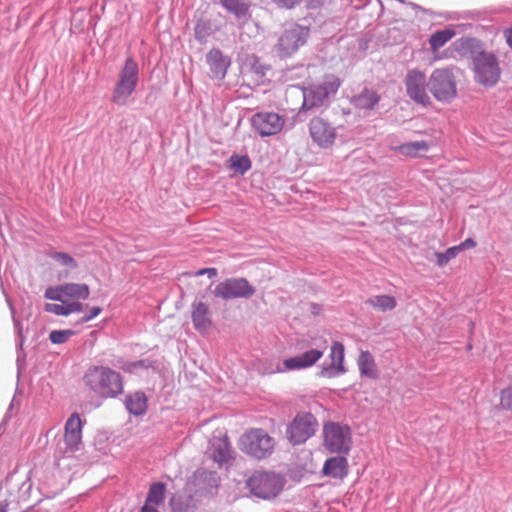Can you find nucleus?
<instances>
[{"label":"nucleus","mask_w":512,"mask_h":512,"mask_svg":"<svg viewBox=\"0 0 512 512\" xmlns=\"http://www.w3.org/2000/svg\"><path fill=\"white\" fill-rule=\"evenodd\" d=\"M85 385L102 398H116L123 392L121 374L106 366H93L83 378Z\"/></svg>","instance_id":"f257e3e1"},{"label":"nucleus","mask_w":512,"mask_h":512,"mask_svg":"<svg viewBox=\"0 0 512 512\" xmlns=\"http://www.w3.org/2000/svg\"><path fill=\"white\" fill-rule=\"evenodd\" d=\"M139 65L133 57H127L119 71L118 80L112 91V102L118 106L127 104L139 82Z\"/></svg>","instance_id":"f03ea898"},{"label":"nucleus","mask_w":512,"mask_h":512,"mask_svg":"<svg viewBox=\"0 0 512 512\" xmlns=\"http://www.w3.org/2000/svg\"><path fill=\"white\" fill-rule=\"evenodd\" d=\"M284 484V478L272 471L255 470L246 479V487L251 494L264 500L275 498Z\"/></svg>","instance_id":"7ed1b4c3"},{"label":"nucleus","mask_w":512,"mask_h":512,"mask_svg":"<svg viewBox=\"0 0 512 512\" xmlns=\"http://www.w3.org/2000/svg\"><path fill=\"white\" fill-rule=\"evenodd\" d=\"M340 85L341 82L337 77L329 76L321 83L304 88L302 90L303 103L299 113L327 106L330 98L337 93Z\"/></svg>","instance_id":"20e7f679"},{"label":"nucleus","mask_w":512,"mask_h":512,"mask_svg":"<svg viewBox=\"0 0 512 512\" xmlns=\"http://www.w3.org/2000/svg\"><path fill=\"white\" fill-rule=\"evenodd\" d=\"M319 428L317 418L311 412L300 411L287 424L285 436L292 446L306 443Z\"/></svg>","instance_id":"39448f33"},{"label":"nucleus","mask_w":512,"mask_h":512,"mask_svg":"<svg viewBox=\"0 0 512 512\" xmlns=\"http://www.w3.org/2000/svg\"><path fill=\"white\" fill-rule=\"evenodd\" d=\"M239 447L245 454L262 460L273 453L275 441L265 430L256 428L241 436Z\"/></svg>","instance_id":"423d86ee"},{"label":"nucleus","mask_w":512,"mask_h":512,"mask_svg":"<svg viewBox=\"0 0 512 512\" xmlns=\"http://www.w3.org/2000/svg\"><path fill=\"white\" fill-rule=\"evenodd\" d=\"M433 97L442 103H450L457 95L456 77L452 68L432 71L427 83Z\"/></svg>","instance_id":"0eeeda50"},{"label":"nucleus","mask_w":512,"mask_h":512,"mask_svg":"<svg viewBox=\"0 0 512 512\" xmlns=\"http://www.w3.org/2000/svg\"><path fill=\"white\" fill-rule=\"evenodd\" d=\"M352 436L348 425L328 421L323 425V445L333 454L347 455L351 449Z\"/></svg>","instance_id":"6e6552de"},{"label":"nucleus","mask_w":512,"mask_h":512,"mask_svg":"<svg viewBox=\"0 0 512 512\" xmlns=\"http://www.w3.org/2000/svg\"><path fill=\"white\" fill-rule=\"evenodd\" d=\"M475 81L486 87H494L501 76V68L498 57L490 51L484 50L472 62Z\"/></svg>","instance_id":"1a4fd4ad"},{"label":"nucleus","mask_w":512,"mask_h":512,"mask_svg":"<svg viewBox=\"0 0 512 512\" xmlns=\"http://www.w3.org/2000/svg\"><path fill=\"white\" fill-rule=\"evenodd\" d=\"M255 291V288L246 278L234 277L227 278L226 280L219 282L213 293L217 298L230 300L236 298L248 299L254 295Z\"/></svg>","instance_id":"9d476101"},{"label":"nucleus","mask_w":512,"mask_h":512,"mask_svg":"<svg viewBox=\"0 0 512 512\" xmlns=\"http://www.w3.org/2000/svg\"><path fill=\"white\" fill-rule=\"evenodd\" d=\"M404 83L407 96L416 104L424 107L431 104V98L427 92L428 80L422 71L418 69L408 70Z\"/></svg>","instance_id":"9b49d317"},{"label":"nucleus","mask_w":512,"mask_h":512,"mask_svg":"<svg viewBox=\"0 0 512 512\" xmlns=\"http://www.w3.org/2000/svg\"><path fill=\"white\" fill-rule=\"evenodd\" d=\"M254 130L262 137L278 134L283 126L284 119L274 112H258L251 118Z\"/></svg>","instance_id":"f8f14e48"},{"label":"nucleus","mask_w":512,"mask_h":512,"mask_svg":"<svg viewBox=\"0 0 512 512\" xmlns=\"http://www.w3.org/2000/svg\"><path fill=\"white\" fill-rule=\"evenodd\" d=\"M309 133L312 140L321 148H329L336 138L335 127L321 117H314L310 120Z\"/></svg>","instance_id":"ddd939ff"},{"label":"nucleus","mask_w":512,"mask_h":512,"mask_svg":"<svg viewBox=\"0 0 512 512\" xmlns=\"http://www.w3.org/2000/svg\"><path fill=\"white\" fill-rule=\"evenodd\" d=\"M308 36L309 34H279L273 52L280 59L290 58L307 43Z\"/></svg>","instance_id":"4468645a"},{"label":"nucleus","mask_w":512,"mask_h":512,"mask_svg":"<svg viewBox=\"0 0 512 512\" xmlns=\"http://www.w3.org/2000/svg\"><path fill=\"white\" fill-rule=\"evenodd\" d=\"M331 362L323 363L319 372L320 377L335 378L346 372L344 367V345L341 342H334L330 352Z\"/></svg>","instance_id":"2eb2a0df"},{"label":"nucleus","mask_w":512,"mask_h":512,"mask_svg":"<svg viewBox=\"0 0 512 512\" xmlns=\"http://www.w3.org/2000/svg\"><path fill=\"white\" fill-rule=\"evenodd\" d=\"M452 21L443 29H437L434 32H456L457 29L462 31L485 29L484 25L480 24L481 15L480 13L468 12L464 14H455L451 17Z\"/></svg>","instance_id":"dca6fc26"},{"label":"nucleus","mask_w":512,"mask_h":512,"mask_svg":"<svg viewBox=\"0 0 512 512\" xmlns=\"http://www.w3.org/2000/svg\"><path fill=\"white\" fill-rule=\"evenodd\" d=\"M219 483L220 477L215 471L198 470L195 474L196 492L201 496L216 494Z\"/></svg>","instance_id":"f3484780"},{"label":"nucleus","mask_w":512,"mask_h":512,"mask_svg":"<svg viewBox=\"0 0 512 512\" xmlns=\"http://www.w3.org/2000/svg\"><path fill=\"white\" fill-rule=\"evenodd\" d=\"M82 440V421L77 413H73L65 424L64 441L67 448L77 451Z\"/></svg>","instance_id":"a211bd4d"},{"label":"nucleus","mask_w":512,"mask_h":512,"mask_svg":"<svg viewBox=\"0 0 512 512\" xmlns=\"http://www.w3.org/2000/svg\"><path fill=\"white\" fill-rule=\"evenodd\" d=\"M454 51L460 56L474 61L484 50V43L475 37H461L453 43Z\"/></svg>","instance_id":"6ab92c4d"},{"label":"nucleus","mask_w":512,"mask_h":512,"mask_svg":"<svg viewBox=\"0 0 512 512\" xmlns=\"http://www.w3.org/2000/svg\"><path fill=\"white\" fill-rule=\"evenodd\" d=\"M324 352L320 349H310L297 356L284 360V366L287 370H300L313 366L322 358Z\"/></svg>","instance_id":"aec40b11"},{"label":"nucleus","mask_w":512,"mask_h":512,"mask_svg":"<svg viewBox=\"0 0 512 512\" xmlns=\"http://www.w3.org/2000/svg\"><path fill=\"white\" fill-rule=\"evenodd\" d=\"M206 61L213 78L223 79L230 66V59L224 57L219 49H211L206 55Z\"/></svg>","instance_id":"412c9836"},{"label":"nucleus","mask_w":512,"mask_h":512,"mask_svg":"<svg viewBox=\"0 0 512 512\" xmlns=\"http://www.w3.org/2000/svg\"><path fill=\"white\" fill-rule=\"evenodd\" d=\"M194 328L199 332H206L212 325L211 312L206 303L194 301L191 313Z\"/></svg>","instance_id":"4be33fe9"},{"label":"nucleus","mask_w":512,"mask_h":512,"mask_svg":"<svg viewBox=\"0 0 512 512\" xmlns=\"http://www.w3.org/2000/svg\"><path fill=\"white\" fill-rule=\"evenodd\" d=\"M325 476L344 479L348 475V460L345 455L338 454V456L328 458L322 468Z\"/></svg>","instance_id":"5701e85b"},{"label":"nucleus","mask_w":512,"mask_h":512,"mask_svg":"<svg viewBox=\"0 0 512 512\" xmlns=\"http://www.w3.org/2000/svg\"><path fill=\"white\" fill-rule=\"evenodd\" d=\"M231 444L227 437L214 438L211 441V454L213 460L220 466L226 464L231 459Z\"/></svg>","instance_id":"b1692460"},{"label":"nucleus","mask_w":512,"mask_h":512,"mask_svg":"<svg viewBox=\"0 0 512 512\" xmlns=\"http://www.w3.org/2000/svg\"><path fill=\"white\" fill-rule=\"evenodd\" d=\"M124 404L130 414L140 416L147 410V397L144 392L136 391L126 395Z\"/></svg>","instance_id":"393cba45"},{"label":"nucleus","mask_w":512,"mask_h":512,"mask_svg":"<svg viewBox=\"0 0 512 512\" xmlns=\"http://www.w3.org/2000/svg\"><path fill=\"white\" fill-rule=\"evenodd\" d=\"M84 304L79 301H65V303H45L44 311L57 316H69L72 313L82 312Z\"/></svg>","instance_id":"a878e982"},{"label":"nucleus","mask_w":512,"mask_h":512,"mask_svg":"<svg viewBox=\"0 0 512 512\" xmlns=\"http://www.w3.org/2000/svg\"><path fill=\"white\" fill-rule=\"evenodd\" d=\"M380 96L372 89L364 88L359 94L355 95L351 103L355 108L361 110H372L378 104Z\"/></svg>","instance_id":"bb28decb"},{"label":"nucleus","mask_w":512,"mask_h":512,"mask_svg":"<svg viewBox=\"0 0 512 512\" xmlns=\"http://www.w3.org/2000/svg\"><path fill=\"white\" fill-rule=\"evenodd\" d=\"M63 293L65 300L71 301L86 300L90 295V289L84 283H63Z\"/></svg>","instance_id":"cd10ccee"},{"label":"nucleus","mask_w":512,"mask_h":512,"mask_svg":"<svg viewBox=\"0 0 512 512\" xmlns=\"http://www.w3.org/2000/svg\"><path fill=\"white\" fill-rule=\"evenodd\" d=\"M358 367L362 376L371 379L378 377L375 360L369 351H362L358 358Z\"/></svg>","instance_id":"c85d7f7f"},{"label":"nucleus","mask_w":512,"mask_h":512,"mask_svg":"<svg viewBox=\"0 0 512 512\" xmlns=\"http://www.w3.org/2000/svg\"><path fill=\"white\" fill-rule=\"evenodd\" d=\"M170 506L173 512H194L195 504L191 495L177 493L170 499Z\"/></svg>","instance_id":"c756f323"},{"label":"nucleus","mask_w":512,"mask_h":512,"mask_svg":"<svg viewBox=\"0 0 512 512\" xmlns=\"http://www.w3.org/2000/svg\"><path fill=\"white\" fill-rule=\"evenodd\" d=\"M166 485L154 482L150 485L144 505L158 506L165 500Z\"/></svg>","instance_id":"7c9ffc66"},{"label":"nucleus","mask_w":512,"mask_h":512,"mask_svg":"<svg viewBox=\"0 0 512 512\" xmlns=\"http://www.w3.org/2000/svg\"><path fill=\"white\" fill-rule=\"evenodd\" d=\"M221 6L237 18L245 17L249 11L248 0H218Z\"/></svg>","instance_id":"2f4dec72"},{"label":"nucleus","mask_w":512,"mask_h":512,"mask_svg":"<svg viewBox=\"0 0 512 512\" xmlns=\"http://www.w3.org/2000/svg\"><path fill=\"white\" fill-rule=\"evenodd\" d=\"M367 304L386 312L394 309L397 305L396 299L389 295H378L369 298Z\"/></svg>","instance_id":"473e14b6"},{"label":"nucleus","mask_w":512,"mask_h":512,"mask_svg":"<svg viewBox=\"0 0 512 512\" xmlns=\"http://www.w3.org/2000/svg\"><path fill=\"white\" fill-rule=\"evenodd\" d=\"M230 162L233 171L241 175L251 168V160L247 155H233L230 158Z\"/></svg>","instance_id":"72a5a7b5"},{"label":"nucleus","mask_w":512,"mask_h":512,"mask_svg":"<svg viewBox=\"0 0 512 512\" xmlns=\"http://www.w3.org/2000/svg\"><path fill=\"white\" fill-rule=\"evenodd\" d=\"M155 361L150 358L140 359L137 361H131L125 363L123 366V370L128 373H136L140 369H148L153 368L155 369Z\"/></svg>","instance_id":"f704fd0d"},{"label":"nucleus","mask_w":512,"mask_h":512,"mask_svg":"<svg viewBox=\"0 0 512 512\" xmlns=\"http://www.w3.org/2000/svg\"><path fill=\"white\" fill-rule=\"evenodd\" d=\"M401 152L406 155H416L418 151H428L429 145L426 141H415L401 145Z\"/></svg>","instance_id":"c9c22d12"},{"label":"nucleus","mask_w":512,"mask_h":512,"mask_svg":"<svg viewBox=\"0 0 512 512\" xmlns=\"http://www.w3.org/2000/svg\"><path fill=\"white\" fill-rule=\"evenodd\" d=\"M75 335V331L71 329L66 330H52L49 333V340L52 344H63L69 340L70 337Z\"/></svg>","instance_id":"e433bc0d"},{"label":"nucleus","mask_w":512,"mask_h":512,"mask_svg":"<svg viewBox=\"0 0 512 512\" xmlns=\"http://www.w3.org/2000/svg\"><path fill=\"white\" fill-rule=\"evenodd\" d=\"M460 253L457 246L449 247L445 252L436 253V264L439 267H444L449 261L454 259Z\"/></svg>","instance_id":"4c0bfd02"},{"label":"nucleus","mask_w":512,"mask_h":512,"mask_svg":"<svg viewBox=\"0 0 512 512\" xmlns=\"http://www.w3.org/2000/svg\"><path fill=\"white\" fill-rule=\"evenodd\" d=\"M44 298L51 301L65 303L66 300L63 293V285L59 284L47 287L44 292Z\"/></svg>","instance_id":"58836bf2"},{"label":"nucleus","mask_w":512,"mask_h":512,"mask_svg":"<svg viewBox=\"0 0 512 512\" xmlns=\"http://www.w3.org/2000/svg\"><path fill=\"white\" fill-rule=\"evenodd\" d=\"M51 257L59 262L61 265L68 267L70 269L77 268L78 264L76 260L70 256L68 253L65 252H55L51 255Z\"/></svg>","instance_id":"ea45409f"},{"label":"nucleus","mask_w":512,"mask_h":512,"mask_svg":"<svg viewBox=\"0 0 512 512\" xmlns=\"http://www.w3.org/2000/svg\"><path fill=\"white\" fill-rule=\"evenodd\" d=\"M455 34H431L429 39L432 50L436 51L444 46Z\"/></svg>","instance_id":"a19ab883"},{"label":"nucleus","mask_w":512,"mask_h":512,"mask_svg":"<svg viewBox=\"0 0 512 512\" xmlns=\"http://www.w3.org/2000/svg\"><path fill=\"white\" fill-rule=\"evenodd\" d=\"M247 61L253 73L258 75L259 77H263L266 75L268 67L262 64L257 56L253 55L249 57Z\"/></svg>","instance_id":"79ce46f5"},{"label":"nucleus","mask_w":512,"mask_h":512,"mask_svg":"<svg viewBox=\"0 0 512 512\" xmlns=\"http://www.w3.org/2000/svg\"><path fill=\"white\" fill-rule=\"evenodd\" d=\"M500 405L503 409L512 411V385L501 390Z\"/></svg>","instance_id":"37998d69"},{"label":"nucleus","mask_w":512,"mask_h":512,"mask_svg":"<svg viewBox=\"0 0 512 512\" xmlns=\"http://www.w3.org/2000/svg\"><path fill=\"white\" fill-rule=\"evenodd\" d=\"M10 310L12 313V319H13L14 327H15V330L17 333V337L19 339L18 345L20 348H22L23 343H24L23 327H22L21 322L15 318V316H14L15 310L12 305H10Z\"/></svg>","instance_id":"c03bdc74"},{"label":"nucleus","mask_w":512,"mask_h":512,"mask_svg":"<svg viewBox=\"0 0 512 512\" xmlns=\"http://www.w3.org/2000/svg\"><path fill=\"white\" fill-rule=\"evenodd\" d=\"M102 312V308L99 306H94L89 309V311L78 321L79 324H84L93 320Z\"/></svg>","instance_id":"a18cd8bd"},{"label":"nucleus","mask_w":512,"mask_h":512,"mask_svg":"<svg viewBox=\"0 0 512 512\" xmlns=\"http://www.w3.org/2000/svg\"><path fill=\"white\" fill-rule=\"evenodd\" d=\"M14 403H15V397L12 399V401H11V403H10V405L0 423V433L6 429V425H7L8 421L10 420V418L12 417L11 412L14 408Z\"/></svg>","instance_id":"49530a36"},{"label":"nucleus","mask_w":512,"mask_h":512,"mask_svg":"<svg viewBox=\"0 0 512 512\" xmlns=\"http://www.w3.org/2000/svg\"><path fill=\"white\" fill-rule=\"evenodd\" d=\"M275 5L280 8L292 9L297 4L300 3L301 0H272Z\"/></svg>","instance_id":"de8ad7c7"},{"label":"nucleus","mask_w":512,"mask_h":512,"mask_svg":"<svg viewBox=\"0 0 512 512\" xmlns=\"http://www.w3.org/2000/svg\"><path fill=\"white\" fill-rule=\"evenodd\" d=\"M370 41H371L370 37H367L366 35L363 37L357 38L356 42L358 44V50L360 52L367 50Z\"/></svg>","instance_id":"09e8293b"},{"label":"nucleus","mask_w":512,"mask_h":512,"mask_svg":"<svg viewBox=\"0 0 512 512\" xmlns=\"http://www.w3.org/2000/svg\"><path fill=\"white\" fill-rule=\"evenodd\" d=\"M459 251H463L469 248H473L476 246V241L473 238H467L463 242H461L459 245H456Z\"/></svg>","instance_id":"8fccbe9b"},{"label":"nucleus","mask_w":512,"mask_h":512,"mask_svg":"<svg viewBox=\"0 0 512 512\" xmlns=\"http://www.w3.org/2000/svg\"><path fill=\"white\" fill-rule=\"evenodd\" d=\"M197 276L207 275L210 279L217 276L216 268H202L196 272Z\"/></svg>","instance_id":"3c124183"},{"label":"nucleus","mask_w":512,"mask_h":512,"mask_svg":"<svg viewBox=\"0 0 512 512\" xmlns=\"http://www.w3.org/2000/svg\"><path fill=\"white\" fill-rule=\"evenodd\" d=\"M326 0H307V8L309 10H317L325 4Z\"/></svg>","instance_id":"603ef678"},{"label":"nucleus","mask_w":512,"mask_h":512,"mask_svg":"<svg viewBox=\"0 0 512 512\" xmlns=\"http://www.w3.org/2000/svg\"><path fill=\"white\" fill-rule=\"evenodd\" d=\"M312 17V13H309V17H305L303 19V23L300 24L301 30H305L306 32H310L311 30L315 29V27H311L310 24H306L309 22V18Z\"/></svg>","instance_id":"864d4df0"},{"label":"nucleus","mask_w":512,"mask_h":512,"mask_svg":"<svg viewBox=\"0 0 512 512\" xmlns=\"http://www.w3.org/2000/svg\"><path fill=\"white\" fill-rule=\"evenodd\" d=\"M140 512H159L157 506L143 505Z\"/></svg>","instance_id":"5fc2aeb1"},{"label":"nucleus","mask_w":512,"mask_h":512,"mask_svg":"<svg viewBox=\"0 0 512 512\" xmlns=\"http://www.w3.org/2000/svg\"><path fill=\"white\" fill-rule=\"evenodd\" d=\"M310 308H311V313L314 315L319 314L321 311V306L317 303H312Z\"/></svg>","instance_id":"6e6d98bb"},{"label":"nucleus","mask_w":512,"mask_h":512,"mask_svg":"<svg viewBox=\"0 0 512 512\" xmlns=\"http://www.w3.org/2000/svg\"><path fill=\"white\" fill-rule=\"evenodd\" d=\"M507 44L512 48V34H504Z\"/></svg>","instance_id":"4d7b16f0"},{"label":"nucleus","mask_w":512,"mask_h":512,"mask_svg":"<svg viewBox=\"0 0 512 512\" xmlns=\"http://www.w3.org/2000/svg\"><path fill=\"white\" fill-rule=\"evenodd\" d=\"M205 35L206 34H195L196 36V39L199 41V42H202L205 40Z\"/></svg>","instance_id":"13d9d810"},{"label":"nucleus","mask_w":512,"mask_h":512,"mask_svg":"<svg viewBox=\"0 0 512 512\" xmlns=\"http://www.w3.org/2000/svg\"><path fill=\"white\" fill-rule=\"evenodd\" d=\"M7 506L6 503H0V512H7Z\"/></svg>","instance_id":"bf43d9fd"},{"label":"nucleus","mask_w":512,"mask_h":512,"mask_svg":"<svg viewBox=\"0 0 512 512\" xmlns=\"http://www.w3.org/2000/svg\"><path fill=\"white\" fill-rule=\"evenodd\" d=\"M503 32H509L512 33V26L510 28L505 29Z\"/></svg>","instance_id":"052dcab7"},{"label":"nucleus","mask_w":512,"mask_h":512,"mask_svg":"<svg viewBox=\"0 0 512 512\" xmlns=\"http://www.w3.org/2000/svg\"><path fill=\"white\" fill-rule=\"evenodd\" d=\"M412 6H413V8H414V9H419V8H420V7H419V6H417L416 4H412Z\"/></svg>","instance_id":"680f3d73"}]
</instances>
